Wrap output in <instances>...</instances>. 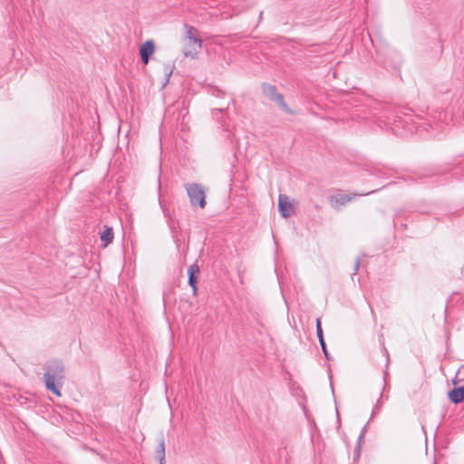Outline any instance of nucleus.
I'll return each instance as SVG.
<instances>
[{"label": "nucleus", "instance_id": "nucleus-5", "mask_svg": "<svg viewBox=\"0 0 464 464\" xmlns=\"http://www.w3.org/2000/svg\"><path fill=\"white\" fill-rule=\"evenodd\" d=\"M154 43L151 40L146 41L140 48V54L141 61L144 64L149 63V60L154 53Z\"/></svg>", "mask_w": 464, "mask_h": 464}, {"label": "nucleus", "instance_id": "nucleus-4", "mask_svg": "<svg viewBox=\"0 0 464 464\" xmlns=\"http://www.w3.org/2000/svg\"><path fill=\"white\" fill-rule=\"evenodd\" d=\"M278 210L282 217L287 218L294 214V207L286 195H279Z\"/></svg>", "mask_w": 464, "mask_h": 464}, {"label": "nucleus", "instance_id": "nucleus-17", "mask_svg": "<svg viewBox=\"0 0 464 464\" xmlns=\"http://www.w3.org/2000/svg\"><path fill=\"white\" fill-rule=\"evenodd\" d=\"M379 405H380V400L377 401V405H376L375 409L373 410V413L375 412V410L379 407Z\"/></svg>", "mask_w": 464, "mask_h": 464}, {"label": "nucleus", "instance_id": "nucleus-14", "mask_svg": "<svg viewBox=\"0 0 464 464\" xmlns=\"http://www.w3.org/2000/svg\"><path fill=\"white\" fill-rule=\"evenodd\" d=\"M382 352H383V354L386 357V368H388V365L390 363V355H389V353H388L387 349L384 346L382 348Z\"/></svg>", "mask_w": 464, "mask_h": 464}, {"label": "nucleus", "instance_id": "nucleus-9", "mask_svg": "<svg viewBox=\"0 0 464 464\" xmlns=\"http://www.w3.org/2000/svg\"><path fill=\"white\" fill-rule=\"evenodd\" d=\"M186 27H187V32H186L187 38L193 41V43L196 44L198 48H200L201 44H202V41L200 38L196 36V34L198 33L197 29L193 26L186 25Z\"/></svg>", "mask_w": 464, "mask_h": 464}, {"label": "nucleus", "instance_id": "nucleus-16", "mask_svg": "<svg viewBox=\"0 0 464 464\" xmlns=\"http://www.w3.org/2000/svg\"><path fill=\"white\" fill-rule=\"evenodd\" d=\"M375 191H376V190H372V191H370V192L362 193L361 195H362V196L369 195V194L374 193Z\"/></svg>", "mask_w": 464, "mask_h": 464}, {"label": "nucleus", "instance_id": "nucleus-1", "mask_svg": "<svg viewBox=\"0 0 464 464\" xmlns=\"http://www.w3.org/2000/svg\"><path fill=\"white\" fill-rule=\"evenodd\" d=\"M64 380V365L62 361L53 360L44 366V382L48 391L61 396L60 389Z\"/></svg>", "mask_w": 464, "mask_h": 464}, {"label": "nucleus", "instance_id": "nucleus-3", "mask_svg": "<svg viewBox=\"0 0 464 464\" xmlns=\"http://www.w3.org/2000/svg\"><path fill=\"white\" fill-rule=\"evenodd\" d=\"M262 92L270 101L275 102L285 112H291L287 104L285 102L284 96L277 92L276 86L268 83H263Z\"/></svg>", "mask_w": 464, "mask_h": 464}, {"label": "nucleus", "instance_id": "nucleus-18", "mask_svg": "<svg viewBox=\"0 0 464 464\" xmlns=\"http://www.w3.org/2000/svg\"><path fill=\"white\" fill-rule=\"evenodd\" d=\"M214 111L221 112V111H222V110H220V109H215V110H214Z\"/></svg>", "mask_w": 464, "mask_h": 464}, {"label": "nucleus", "instance_id": "nucleus-2", "mask_svg": "<svg viewBox=\"0 0 464 464\" xmlns=\"http://www.w3.org/2000/svg\"><path fill=\"white\" fill-rule=\"evenodd\" d=\"M187 194L192 207L198 206L200 208L206 207V191L198 183H188L185 185Z\"/></svg>", "mask_w": 464, "mask_h": 464}, {"label": "nucleus", "instance_id": "nucleus-11", "mask_svg": "<svg viewBox=\"0 0 464 464\" xmlns=\"http://www.w3.org/2000/svg\"><path fill=\"white\" fill-rule=\"evenodd\" d=\"M113 231L111 227L106 228L101 235V240L105 243V246L111 243L113 240Z\"/></svg>", "mask_w": 464, "mask_h": 464}, {"label": "nucleus", "instance_id": "nucleus-10", "mask_svg": "<svg viewBox=\"0 0 464 464\" xmlns=\"http://www.w3.org/2000/svg\"><path fill=\"white\" fill-rule=\"evenodd\" d=\"M157 457L160 459V464H165V441L163 437L159 441L157 450Z\"/></svg>", "mask_w": 464, "mask_h": 464}, {"label": "nucleus", "instance_id": "nucleus-13", "mask_svg": "<svg viewBox=\"0 0 464 464\" xmlns=\"http://www.w3.org/2000/svg\"><path fill=\"white\" fill-rule=\"evenodd\" d=\"M321 334H324L322 326H321V321L319 318H317L316 319V335Z\"/></svg>", "mask_w": 464, "mask_h": 464}, {"label": "nucleus", "instance_id": "nucleus-8", "mask_svg": "<svg viewBox=\"0 0 464 464\" xmlns=\"http://www.w3.org/2000/svg\"><path fill=\"white\" fill-rule=\"evenodd\" d=\"M356 194L349 195V194H337L335 196H332L330 201L332 204L335 203L336 205L342 206L350 202L352 199L355 198Z\"/></svg>", "mask_w": 464, "mask_h": 464}, {"label": "nucleus", "instance_id": "nucleus-6", "mask_svg": "<svg viewBox=\"0 0 464 464\" xmlns=\"http://www.w3.org/2000/svg\"><path fill=\"white\" fill-rule=\"evenodd\" d=\"M199 272V267L197 264L190 265L188 268V285L191 286L193 290V295H197V276L196 275Z\"/></svg>", "mask_w": 464, "mask_h": 464}, {"label": "nucleus", "instance_id": "nucleus-12", "mask_svg": "<svg viewBox=\"0 0 464 464\" xmlns=\"http://www.w3.org/2000/svg\"><path fill=\"white\" fill-rule=\"evenodd\" d=\"M317 337H318V341L320 343V346H321V348L323 350V353H324L325 358L329 360V358H330L329 357V353H328L327 348H326V343L324 342V334H317Z\"/></svg>", "mask_w": 464, "mask_h": 464}, {"label": "nucleus", "instance_id": "nucleus-15", "mask_svg": "<svg viewBox=\"0 0 464 464\" xmlns=\"http://www.w3.org/2000/svg\"><path fill=\"white\" fill-rule=\"evenodd\" d=\"M360 264H361V259L357 258L355 260V262H354V272H353V275L359 270Z\"/></svg>", "mask_w": 464, "mask_h": 464}, {"label": "nucleus", "instance_id": "nucleus-7", "mask_svg": "<svg viewBox=\"0 0 464 464\" xmlns=\"http://www.w3.org/2000/svg\"><path fill=\"white\" fill-rule=\"evenodd\" d=\"M449 399L455 404L462 402L464 401V385L452 389L449 392Z\"/></svg>", "mask_w": 464, "mask_h": 464}]
</instances>
